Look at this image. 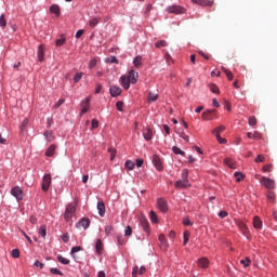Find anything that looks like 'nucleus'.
<instances>
[{"instance_id": "obj_1", "label": "nucleus", "mask_w": 277, "mask_h": 277, "mask_svg": "<svg viewBox=\"0 0 277 277\" xmlns=\"http://www.w3.org/2000/svg\"><path fill=\"white\" fill-rule=\"evenodd\" d=\"M75 213H77V206L69 203L65 209V214H64L65 221L70 222Z\"/></svg>"}, {"instance_id": "obj_2", "label": "nucleus", "mask_w": 277, "mask_h": 277, "mask_svg": "<svg viewBox=\"0 0 277 277\" xmlns=\"http://www.w3.org/2000/svg\"><path fill=\"white\" fill-rule=\"evenodd\" d=\"M169 14H185V8L181 5H171L167 8Z\"/></svg>"}, {"instance_id": "obj_3", "label": "nucleus", "mask_w": 277, "mask_h": 277, "mask_svg": "<svg viewBox=\"0 0 277 277\" xmlns=\"http://www.w3.org/2000/svg\"><path fill=\"white\" fill-rule=\"evenodd\" d=\"M157 207H158L159 211H161L162 213H168V201H166V199L158 198Z\"/></svg>"}, {"instance_id": "obj_4", "label": "nucleus", "mask_w": 277, "mask_h": 277, "mask_svg": "<svg viewBox=\"0 0 277 277\" xmlns=\"http://www.w3.org/2000/svg\"><path fill=\"white\" fill-rule=\"evenodd\" d=\"M261 183L266 187V189H274V187H276L274 180L268 177H262Z\"/></svg>"}, {"instance_id": "obj_5", "label": "nucleus", "mask_w": 277, "mask_h": 277, "mask_svg": "<svg viewBox=\"0 0 277 277\" xmlns=\"http://www.w3.org/2000/svg\"><path fill=\"white\" fill-rule=\"evenodd\" d=\"M50 187H51V174H45L42 180V190L49 192Z\"/></svg>"}, {"instance_id": "obj_6", "label": "nucleus", "mask_w": 277, "mask_h": 277, "mask_svg": "<svg viewBox=\"0 0 277 277\" xmlns=\"http://www.w3.org/2000/svg\"><path fill=\"white\" fill-rule=\"evenodd\" d=\"M153 163L156 168V170H158V172H161V170H163V163L161 162V158L157 155L153 156Z\"/></svg>"}, {"instance_id": "obj_7", "label": "nucleus", "mask_w": 277, "mask_h": 277, "mask_svg": "<svg viewBox=\"0 0 277 277\" xmlns=\"http://www.w3.org/2000/svg\"><path fill=\"white\" fill-rule=\"evenodd\" d=\"M11 194L12 196H14V198H16V200H23V189H21V187L15 186L11 189Z\"/></svg>"}, {"instance_id": "obj_8", "label": "nucleus", "mask_w": 277, "mask_h": 277, "mask_svg": "<svg viewBox=\"0 0 277 277\" xmlns=\"http://www.w3.org/2000/svg\"><path fill=\"white\" fill-rule=\"evenodd\" d=\"M140 224L145 233H149L150 230V223L145 216H140Z\"/></svg>"}, {"instance_id": "obj_9", "label": "nucleus", "mask_w": 277, "mask_h": 277, "mask_svg": "<svg viewBox=\"0 0 277 277\" xmlns=\"http://www.w3.org/2000/svg\"><path fill=\"white\" fill-rule=\"evenodd\" d=\"M90 227V219L83 217L76 224V228H83L84 230Z\"/></svg>"}, {"instance_id": "obj_10", "label": "nucleus", "mask_w": 277, "mask_h": 277, "mask_svg": "<svg viewBox=\"0 0 277 277\" xmlns=\"http://www.w3.org/2000/svg\"><path fill=\"white\" fill-rule=\"evenodd\" d=\"M137 77H140V74L135 71L134 69H131L128 75V79H130V83L135 84L137 83Z\"/></svg>"}, {"instance_id": "obj_11", "label": "nucleus", "mask_w": 277, "mask_h": 277, "mask_svg": "<svg viewBox=\"0 0 277 277\" xmlns=\"http://www.w3.org/2000/svg\"><path fill=\"white\" fill-rule=\"evenodd\" d=\"M196 5H202L203 8H211L213 0H192Z\"/></svg>"}, {"instance_id": "obj_12", "label": "nucleus", "mask_w": 277, "mask_h": 277, "mask_svg": "<svg viewBox=\"0 0 277 277\" xmlns=\"http://www.w3.org/2000/svg\"><path fill=\"white\" fill-rule=\"evenodd\" d=\"M109 92H110V96L116 97L122 94V89L118 85H113L110 87Z\"/></svg>"}, {"instance_id": "obj_13", "label": "nucleus", "mask_w": 277, "mask_h": 277, "mask_svg": "<svg viewBox=\"0 0 277 277\" xmlns=\"http://www.w3.org/2000/svg\"><path fill=\"white\" fill-rule=\"evenodd\" d=\"M120 81L124 90H129L131 88V80L127 76H121Z\"/></svg>"}, {"instance_id": "obj_14", "label": "nucleus", "mask_w": 277, "mask_h": 277, "mask_svg": "<svg viewBox=\"0 0 277 277\" xmlns=\"http://www.w3.org/2000/svg\"><path fill=\"white\" fill-rule=\"evenodd\" d=\"M175 187L179 189H185L189 187V180H180L175 182Z\"/></svg>"}, {"instance_id": "obj_15", "label": "nucleus", "mask_w": 277, "mask_h": 277, "mask_svg": "<svg viewBox=\"0 0 277 277\" xmlns=\"http://www.w3.org/2000/svg\"><path fill=\"white\" fill-rule=\"evenodd\" d=\"M198 267H200L201 269H207V267H209V259L200 258L198 260Z\"/></svg>"}, {"instance_id": "obj_16", "label": "nucleus", "mask_w": 277, "mask_h": 277, "mask_svg": "<svg viewBox=\"0 0 277 277\" xmlns=\"http://www.w3.org/2000/svg\"><path fill=\"white\" fill-rule=\"evenodd\" d=\"M247 136L249 140H263V134H261L259 131H254V133L248 132Z\"/></svg>"}, {"instance_id": "obj_17", "label": "nucleus", "mask_w": 277, "mask_h": 277, "mask_svg": "<svg viewBox=\"0 0 277 277\" xmlns=\"http://www.w3.org/2000/svg\"><path fill=\"white\" fill-rule=\"evenodd\" d=\"M214 111H215V109L203 111L202 115H201L202 120H213V113Z\"/></svg>"}, {"instance_id": "obj_18", "label": "nucleus", "mask_w": 277, "mask_h": 277, "mask_svg": "<svg viewBox=\"0 0 277 277\" xmlns=\"http://www.w3.org/2000/svg\"><path fill=\"white\" fill-rule=\"evenodd\" d=\"M253 227L256 228L258 230H261V228H263V221H261V217H253Z\"/></svg>"}, {"instance_id": "obj_19", "label": "nucleus", "mask_w": 277, "mask_h": 277, "mask_svg": "<svg viewBox=\"0 0 277 277\" xmlns=\"http://www.w3.org/2000/svg\"><path fill=\"white\" fill-rule=\"evenodd\" d=\"M82 110L81 114H88L89 109H90V97H87L83 102H82Z\"/></svg>"}, {"instance_id": "obj_20", "label": "nucleus", "mask_w": 277, "mask_h": 277, "mask_svg": "<svg viewBox=\"0 0 277 277\" xmlns=\"http://www.w3.org/2000/svg\"><path fill=\"white\" fill-rule=\"evenodd\" d=\"M38 62H44V45L40 44L38 48Z\"/></svg>"}, {"instance_id": "obj_21", "label": "nucleus", "mask_w": 277, "mask_h": 277, "mask_svg": "<svg viewBox=\"0 0 277 277\" xmlns=\"http://www.w3.org/2000/svg\"><path fill=\"white\" fill-rule=\"evenodd\" d=\"M143 136H144V140H146V142H150V140H153V129L147 128V129L143 132Z\"/></svg>"}, {"instance_id": "obj_22", "label": "nucleus", "mask_w": 277, "mask_h": 277, "mask_svg": "<svg viewBox=\"0 0 277 277\" xmlns=\"http://www.w3.org/2000/svg\"><path fill=\"white\" fill-rule=\"evenodd\" d=\"M237 226L243 235H248V225H246V223H243V221H238Z\"/></svg>"}, {"instance_id": "obj_23", "label": "nucleus", "mask_w": 277, "mask_h": 277, "mask_svg": "<svg viewBox=\"0 0 277 277\" xmlns=\"http://www.w3.org/2000/svg\"><path fill=\"white\" fill-rule=\"evenodd\" d=\"M97 211H98V215H100L101 217H103V215H105V202L100 201V202L97 203Z\"/></svg>"}, {"instance_id": "obj_24", "label": "nucleus", "mask_w": 277, "mask_h": 277, "mask_svg": "<svg viewBox=\"0 0 277 277\" xmlns=\"http://www.w3.org/2000/svg\"><path fill=\"white\" fill-rule=\"evenodd\" d=\"M57 149V146L55 145H51L47 151H45V156L47 157H53L55 155V150Z\"/></svg>"}, {"instance_id": "obj_25", "label": "nucleus", "mask_w": 277, "mask_h": 277, "mask_svg": "<svg viewBox=\"0 0 277 277\" xmlns=\"http://www.w3.org/2000/svg\"><path fill=\"white\" fill-rule=\"evenodd\" d=\"M50 12H51V14H55V16H60V13H61L60 5L52 4L50 6Z\"/></svg>"}, {"instance_id": "obj_26", "label": "nucleus", "mask_w": 277, "mask_h": 277, "mask_svg": "<svg viewBox=\"0 0 277 277\" xmlns=\"http://www.w3.org/2000/svg\"><path fill=\"white\" fill-rule=\"evenodd\" d=\"M97 254H103V240L98 239L95 243Z\"/></svg>"}, {"instance_id": "obj_27", "label": "nucleus", "mask_w": 277, "mask_h": 277, "mask_svg": "<svg viewBox=\"0 0 277 277\" xmlns=\"http://www.w3.org/2000/svg\"><path fill=\"white\" fill-rule=\"evenodd\" d=\"M224 163L228 168H232V170H235V160H233L232 158H225Z\"/></svg>"}, {"instance_id": "obj_28", "label": "nucleus", "mask_w": 277, "mask_h": 277, "mask_svg": "<svg viewBox=\"0 0 277 277\" xmlns=\"http://www.w3.org/2000/svg\"><path fill=\"white\" fill-rule=\"evenodd\" d=\"M157 98H159V95L157 93L150 92L148 94L147 101H148V103H155V101H157Z\"/></svg>"}, {"instance_id": "obj_29", "label": "nucleus", "mask_w": 277, "mask_h": 277, "mask_svg": "<svg viewBox=\"0 0 277 277\" xmlns=\"http://www.w3.org/2000/svg\"><path fill=\"white\" fill-rule=\"evenodd\" d=\"M101 23V17H93L89 21V26L96 27Z\"/></svg>"}, {"instance_id": "obj_30", "label": "nucleus", "mask_w": 277, "mask_h": 277, "mask_svg": "<svg viewBox=\"0 0 277 277\" xmlns=\"http://www.w3.org/2000/svg\"><path fill=\"white\" fill-rule=\"evenodd\" d=\"M0 27L2 29H5V27H8V21L5 19V15L4 14L0 15Z\"/></svg>"}, {"instance_id": "obj_31", "label": "nucleus", "mask_w": 277, "mask_h": 277, "mask_svg": "<svg viewBox=\"0 0 277 277\" xmlns=\"http://www.w3.org/2000/svg\"><path fill=\"white\" fill-rule=\"evenodd\" d=\"M149 217L151 222H154V224H157L159 222V219L157 217V213L153 210L149 212Z\"/></svg>"}, {"instance_id": "obj_32", "label": "nucleus", "mask_w": 277, "mask_h": 277, "mask_svg": "<svg viewBox=\"0 0 277 277\" xmlns=\"http://www.w3.org/2000/svg\"><path fill=\"white\" fill-rule=\"evenodd\" d=\"M133 64L135 66V68H140V66H142V56L138 55L133 60Z\"/></svg>"}, {"instance_id": "obj_33", "label": "nucleus", "mask_w": 277, "mask_h": 277, "mask_svg": "<svg viewBox=\"0 0 277 277\" xmlns=\"http://www.w3.org/2000/svg\"><path fill=\"white\" fill-rule=\"evenodd\" d=\"M223 72L226 75L228 81H233V72L228 69H226V67H222Z\"/></svg>"}, {"instance_id": "obj_34", "label": "nucleus", "mask_w": 277, "mask_h": 277, "mask_svg": "<svg viewBox=\"0 0 277 277\" xmlns=\"http://www.w3.org/2000/svg\"><path fill=\"white\" fill-rule=\"evenodd\" d=\"M156 49H161L163 47H168V42L166 40H160L155 43Z\"/></svg>"}, {"instance_id": "obj_35", "label": "nucleus", "mask_w": 277, "mask_h": 277, "mask_svg": "<svg viewBox=\"0 0 277 277\" xmlns=\"http://www.w3.org/2000/svg\"><path fill=\"white\" fill-rule=\"evenodd\" d=\"M57 261L62 263L63 265H68L70 263V260L64 258L63 255L57 256Z\"/></svg>"}, {"instance_id": "obj_36", "label": "nucleus", "mask_w": 277, "mask_h": 277, "mask_svg": "<svg viewBox=\"0 0 277 277\" xmlns=\"http://www.w3.org/2000/svg\"><path fill=\"white\" fill-rule=\"evenodd\" d=\"M251 263H252V261L250 260V258H246L245 260H240V264L243 265V267H250Z\"/></svg>"}, {"instance_id": "obj_37", "label": "nucleus", "mask_w": 277, "mask_h": 277, "mask_svg": "<svg viewBox=\"0 0 277 277\" xmlns=\"http://www.w3.org/2000/svg\"><path fill=\"white\" fill-rule=\"evenodd\" d=\"M172 150H173L174 155H182V157H185V151H183L181 148L174 146L172 148Z\"/></svg>"}, {"instance_id": "obj_38", "label": "nucleus", "mask_w": 277, "mask_h": 277, "mask_svg": "<svg viewBox=\"0 0 277 277\" xmlns=\"http://www.w3.org/2000/svg\"><path fill=\"white\" fill-rule=\"evenodd\" d=\"M226 130V127L220 126L219 128L214 129L212 133L216 135V133L220 135V133L224 132Z\"/></svg>"}, {"instance_id": "obj_39", "label": "nucleus", "mask_w": 277, "mask_h": 277, "mask_svg": "<svg viewBox=\"0 0 277 277\" xmlns=\"http://www.w3.org/2000/svg\"><path fill=\"white\" fill-rule=\"evenodd\" d=\"M83 78V72H77L74 77V82L79 83L81 79Z\"/></svg>"}, {"instance_id": "obj_40", "label": "nucleus", "mask_w": 277, "mask_h": 277, "mask_svg": "<svg viewBox=\"0 0 277 277\" xmlns=\"http://www.w3.org/2000/svg\"><path fill=\"white\" fill-rule=\"evenodd\" d=\"M192 234L189 233V230H185L184 232V241H183V245L184 246H187V242L189 241V236H190Z\"/></svg>"}, {"instance_id": "obj_41", "label": "nucleus", "mask_w": 277, "mask_h": 277, "mask_svg": "<svg viewBox=\"0 0 277 277\" xmlns=\"http://www.w3.org/2000/svg\"><path fill=\"white\" fill-rule=\"evenodd\" d=\"M234 176H235L237 183H241V180L243 179L245 175L241 172H235Z\"/></svg>"}, {"instance_id": "obj_42", "label": "nucleus", "mask_w": 277, "mask_h": 277, "mask_svg": "<svg viewBox=\"0 0 277 277\" xmlns=\"http://www.w3.org/2000/svg\"><path fill=\"white\" fill-rule=\"evenodd\" d=\"M44 137H45V140H48L49 142H53V132H51V131H45V132H44Z\"/></svg>"}, {"instance_id": "obj_43", "label": "nucleus", "mask_w": 277, "mask_h": 277, "mask_svg": "<svg viewBox=\"0 0 277 277\" xmlns=\"http://www.w3.org/2000/svg\"><path fill=\"white\" fill-rule=\"evenodd\" d=\"M96 64H98V60L92 58L89 63V68L92 70V68H96Z\"/></svg>"}, {"instance_id": "obj_44", "label": "nucleus", "mask_w": 277, "mask_h": 277, "mask_svg": "<svg viewBox=\"0 0 277 277\" xmlns=\"http://www.w3.org/2000/svg\"><path fill=\"white\" fill-rule=\"evenodd\" d=\"M39 235L41 237H47V226L42 225L40 228H39Z\"/></svg>"}, {"instance_id": "obj_45", "label": "nucleus", "mask_w": 277, "mask_h": 277, "mask_svg": "<svg viewBox=\"0 0 277 277\" xmlns=\"http://www.w3.org/2000/svg\"><path fill=\"white\" fill-rule=\"evenodd\" d=\"M210 90L213 94H220V88L215 84H210Z\"/></svg>"}, {"instance_id": "obj_46", "label": "nucleus", "mask_w": 277, "mask_h": 277, "mask_svg": "<svg viewBox=\"0 0 277 277\" xmlns=\"http://www.w3.org/2000/svg\"><path fill=\"white\" fill-rule=\"evenodd\" d=\"M256 117L252 116V117H249V126L250 127H256Z\"/></svg>"}, {"instance_id": "obj_47", "label": "nucleus", "mask_w": 277, "mask_h": 277, "mask_svg": "<svg viewBox=\"0 0 277 277\" xmlns=\"http://www.w3.org/2000/svg\"><path fill=\"white\" fill-rule=\"evenodd\" d=\"M126 168H128V170H133L135 168V163L131 160L126 161Z\"/></svg>"}, {"instance_id": "obj_48", "label": "nucleus", "mask_w": 277, "mask_h": 277, "mask_svg": "<svg viewBox=\"0 0 277 277\" xmlns=\"http://www.w3.org/2000/svg\"><path fill=\"white\" fill-rule=\"evenodd\" d=\"M267 199L269 200V202H276V195L272 192H269L267 194Z\"/></svg>"}, {"instance_id": "obj_49", "label": "nucleus", "mask_w": 277, "mask_h": 277, "mask_svg": "<svg viewBox=\"0 0 277 277\" xmlns=\"http://www.w3.org/2000/svg\"><path fill=\"white\" fill-rule=\"evenodd\" d=\"M116 107H117L118 111H123L124 102L118 101V102L116 103Z\"/></svg>"}, {"instance_id": "obj_50", "label": "nucleus", "mask_w": 277, "mask_h": 277, "mask_svg": "<svg viewBox=\"0 0 277 277\" xmlns=\"http://www.w3.org/2000/svg\"><path fill=\"white\" fill-rule=\"evenodd\" d=\"M132 234L133 229L131 228V226H127L124 230V237H131Z\"/></svg>"}, {"instance_id": "obj_51", "label": "nucleus", "mask_w": 277, "mask_h": 277, "mask_svg": "<svg viewBox=\"0 0 277 277\" xmlns=\"http://www.w3.org/2000/svg\"><path fill=\"white\" fill-rule=\"evenodd\" d=\"M77 252H81V247L80 246H76L71 248V255L75 259V254H77Z\"/></svg>"}, {"instance_id": "obj_52", "label": "nucleus", "mask_w": 277, "mask_h": 277, "mask_svg": "<svg viewBox=\"0 0 277 277\" xmlns=\"http://www.w3.org/2000/svg\"><path fill=\"white\" fill-rule=\"evenodd\" d=\"M108 64H118V58L116 56H110L106 60Z\"/></svg>"}, {"instance_id": "obj_53", "label": "nucleus", "mask_w": 277, "mask_h": 277, "mask_svg": "<svg viewBox=\"0 0 277 277\" xmlns=\"http://www.w3.org/2000/svg\"><path fill=\"white\" fill-rule=\"evenodd\" d=\"M12 256L13 259H18L21 256V251L18 249H13Z\"/></svg>"}, {"instance_id": "obj_54", "label": "nucleus", "mask_w": 277, "mask_h": 277, "mask_svg": "<svg viewBox=\"0 0 277 277\" xmlns=\"http://www.w3.org/2000/svg\"><path fill=\"white\" fill-rule=\"evenodd\" d=\"M51 274H54L56 276H64V274L62 273V271L57 269V268H51L50 269Z\"/></svg>"}, {"instance_id": "obj_55", "label": "nucleus", "mask_w": 277, "mask_h": 277, "mask_svg": "<svg viewBox=\"0 0 277 277\" xmlns=\"http://www.w3.org/2000/svg\"><path fill=\"white\" fill-rule=\"evenodd\" d=\"M219 144H226V138H223L219 133L215 134Z\"/></svg>"}, {"instance_id": "obj_56", "label": "nucleus", "mask_w": 277, "mask_h": 277, "mask_svg": "<svg viewBox=\"0 0 277 277\" xmlns=\"http://www.w3.org/2000/svg\"><path fill=\"white\" fill-rule=\"evenodd\" d=\"M183 224H184V226H192V221L189 220V216H185L184 219H183Z\"/></svg>"}, {"instance_id": "obj_57", "label": "nucleus", "mask_w": 277, "mask_h": 277, "mask_svg": "<svg viewBox=\"0 0 277 277\" xmlns=\"http://www.w3.org/2000/svg\"><path fill=\"white\" fill-rule=\"evenodd\" d=\"M272 168H274V164H266L262 168L263 172H272Z\"/></svg>"}, {"instance_id": "obj_58", "label": "nucleus", "mask_w": 277, "mask_h": 277, "mask_svg": "<svg viewBox=\"0 0 277 277\" xmlns=\"http://www.w3.org/2000/svg\"><path fill=\"white\" fill-rule=\"evenodd\" d=\"M263 161H265V156H263V155H259L255 158V163H263Z\"/></svg>"}, {"instance_id": "obj_59", "label": "nucleus", "mask_w": 277, "mask_h": 277, "mask_svg": "<svg viewBox=\"0 0 277 277\" xmlns=\"http://www.w3.org/2000/svg\"><path fill=\"white\" fill-rule=\"evenodd\" d=\"M108 153L110 154L111 161H114V159H116V149L109 148Z\"/></svg>"}, {"instance_id": "obj_60", "label": "nucleus", "mask_w": 277, "mask_h": 277, "mask_svg": "<svg viewBox=\"0 0 277 277\" xmlns=\"http://www.w3.org/2000/svg\"><path fill=\"white\" fill-rule=\"evenodd\" d=\"M65 43H66V39L65 38L56 40V47H63V44H65Z\"/></svg>"}, {"instance_id": "obj_61", "label": "nucleus", "mask_w": 277, "mask_h": 277, "mask_svg": "<svg viewBox=\"0 0 277 277\" xmlns=\"http://www.w3.org/2000/svg\"><path fill=\"white\" fill-rule=\"evenodd\" d=\"M113 230H114V227L110 226V225H107V226L105 227V233H106V235H111Z\"/></svg>"}, {"instance_id": "obj_62", "label": "nucleus", "mask_w": 277, "mask_h": 277, "mask_svg": "<svg viewBox=\"0 0 277 277\" xmlns=\"http://www.w3.org/2000/svg\"><path fill=\"white\" fill-rule=\"evenodd\" d=\"M91 127H92V129H98V120L93 119V120L91 121Z\"/></svg>"}, {"instance_id": "obj_63", "label": "nucleus", "mask_w": 277, "mask_h": 277, "mask_svg": "<svg viewBox=\"0 0 277 277\" xmlns=\"http://www.w3.org/2000/svg\"><path fill=\"white\" fill-rule=\"evenodd\" d=\"M159 241H160V243H161L162 246H166L167 240H166V236H164L163 234H161V235L159 236Z\"/></svg>"}, {"instance_id": "obj_64", "label": "nucleus", "mask_w": 277, "mask_h": 277, "mask_svg": "<svg viewBox=\"0 0 277 277\" xmlns=\"http://www.w3.org/2000/svg\"><path fill=\"white\" fill-rule=\"evenodd\" d=\"M140 272V267L138 266H134L133 271H132V276L133 277H137V273Z\"/></svg>"}]
</instances>
